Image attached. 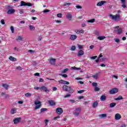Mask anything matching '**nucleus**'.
<instances>
[{
	"instance_id": "nucleus-22",
	"label": "nucleus",
	"mask_w": 127,
	"mask_h": 127,
	"mask_svg": "<svg viewBox=\"0 0 127 127\" xmlns=\"http://www.w3.org/2000/svg\"><path fill=\"white\" fill-rule=\"evenodd\" d=\"M99 118H100V119H104V118H107V114H103L101 115H99Z\"/></svg>"
},
{
	"instance_id": "nucleus-34",
	"label": "nucleus",
	"mask_w": 127,
	"mask_h": 127,
	"mask_svg": "<svg viewBox=\"0 0 127 127\" xmlns=\"http://www.w3.org/2000/svg\"><path fill=\"white\" fill-rule=\"evenodd\" d=\"M35 105H41V102L39 101H35Z\"/></svg>"
},
{
	"instance_id": "nucleus-57",
	"label": "nucleus",
	"mask_w": 127,
	"mask_h": 127,
	"mask_svg": "<svg viewBox=\"0 0 127 127\" xmlns=\"http://www.w3.org/2000/svg\"><path fill=\"white\" fill-rule=\"evenodd\" d=\"M112 78L114 79V78H115V79H118V77L117 75H112Z\"/></svg>"
},
{
	"instance_id": "nucleus-13",
	"label": "nucleus",
	"mask_w": 127,
	"mask_h": 127,
	"mask_svg": "<svg viewBox=\"0 0 127 127\" xmlns=\"http://www.w3.org/2000/svg\"><path fill=\"white\" fill-rule=\"evenodd\" d=\"M14 12H15V10L14 9H10L7 11V14H12L14 13Z\"/></svg>"
},
{
	"instance_id": "nucleus-12",
	"label": "nucleus",
	"mask_w": 127,
	"mask_h": 127,
	"mask_svg": "<svg viewBox=\"0 0 127 127\" xmlns=\"http://www.w3.org/2000/svg\"><path fill=\"white\" fill-rule=\"evenodd\" d=\"M104 3H107V1L102 0L100 2H98L97 5V6H102V5H104Z\"/></svg>"
},
{
	"instance_id": "nucleus-25",
	"label": "nucleus",
	"mask_w": 127,
	"mask_h": 127,
	"mask_svg": "<svg viewBox=\"0 0 127 127\" xmlns=\"http://www.w3.org/2000/svg\"><path fill=\"white\" fill-rule=\"evenodd\" d=\"M66 18L71 20L72 19V14L71 13H68L66 15Z\"/></svg>"
},
{
	"instance_id": "nucleus-60",
	"label": "nucleus",
	"mask_w": 127,
	"mask_h": 127,
	"mask_svg": "<svg viewBox=\"0 0 127 127\" xmlns=\"http://www.w3.org/2000/svg\"><path fill=\"white\" fill-rule=\"evenodd\" d=\"M39 75H40V74H39V73H38V72L35 73L34 74V76H39Z\"/></svg>"
},
{
	"instance_id": "nucleus-26",
	"label": "nucleus",
	"mask_w": 127,
	"mask_h": 127,
	"mask_svg": "<svg viewBox=\"0 0 127 127\" xmlns=\"http://www.w3.org/2000/svg\"><path fill=\"white\" fill-rule=\"evenodd\" d=\"M123 99L124 98L123 97V96L120 95L118 97L115 98L114 100H115V101H119L120 100H123Z\"/></svg>"
},
{
	"instance_id": "nucleus-49",
	"label": "nucleus",
	"mask_w": 127,
	"mask_h": 127,
	"mask_svg": "<svg viewBox=\"0 0 127 127\" xmlns=\"http://www.w3.org/2000/svg\"><path fill=\"white\" fill-rule=\"evenodd\" d=\"M78 48L79 50L83 49V46H82L80 45H78Z\"/></svg>"
},
{
	"instance_id": "nucleus-50",
	"label": "nucleus",
	"mask_w": 127,
	"mask_h": 127,
	"mask_svg": "<svg viewBox=\"0 0 127 127\" xmlns=\"http://www.w3.org/2000/svg\"><path fill=\"white\" fill-rule=\"evenodd\" d=\"M70 96H71V94H67L65 95L64 98H68V97H70Z\"/></svg>"
},
{
	"instance_id": "nucleus-55",
	"label": "nucleus",
	"mask_w": 127,
	"mask_h": 127,
	"mask_svg": "<svg viewBox=\"0 0 127 127\" xmlns=\"http://www.w3.org/2000/svg\"><path fill=\"white\" fill-rule=\"evenodd\" d=\"M122 7H123L124 8H126V7H127V5L126 4V3H125V4H123L122 5Z\"/></svg>"
},
{
	"instance_id": "nucleus-63",
	"label": "nucleus",
	"mask_w": 127,
	"mask_h": 127,
	"mask_svg": "<svg viewBox=\"0 0 127 127\" xmlns=\"http://www.w3.org/2000/svg\"><path fill=\"white\" fill-rule=\"evenodd\" d=\"M53 91H57V87H53Z\"/></svg>"
},
{
	"instance_id": "nucleus-10",
	"label": "nucleus",
	"mask_w": 127,
	"mask_h": 127,
	"mask_svg": "<svg viewBox=\"0 0 127 127\" xmlns=\"http://www.w3.org/2000/svg\"><path fill=\"white\" fill-rule=\"evenodd\" d=\"M59 83L63 84L64 85H69V84H70V82L63 80H59Z\"/></svg>"
},
{
	"instance_id": "nucleus-38",
	"label": "nucleus",
	"mask_w": 127,
	"mask_h": 127,
	"mask_svg": "<svg viewBox=\"0 0 127 127\" xmlns=\"http://www.w3.org/2000/svg\"><path fill=\"white\" fill-rule=\"evenodd\" d=\"M46 111H47V108H42L41 109V113H43V112H46Z\"/></svg>"
},
{
	"instance_id": "nucleus-54",
	"label": "nucleus",
	"mask_w": 127,
	"mask_h": 127,
	"mask_svg": "<svg viewBox=\"0 0 127 127\" xmlns=\"http://www.w3.org/2000/svg\"><path fill=\"white\" fill-rule=\"evenodd\" d=\"M62 76L64 78H67V77H68V75H67V74H65L62 75Z\"/></svg>"
},
{
	"instance_id": "nucleus-17",
	"label": "nucleus",
	"mask_w": 127,
	"mask_h": 127,
	"mask_svg": "<svg viewBox=\"0 0 127 127\" xmlns=\"http://www.w3.org/2000/svg\"><path fill=\"white\" fill-rule=\"evenodd\" d=\"M117 106V103L115 102H113L110 103L109 105V108H115Z\"/></svg>"
},
{
	"instance_id": "nucleus-36",
	"label": "nucleus",
	"mask_w": 127,
	"mask_h": 127,
	"mask_svg": "<svg viewBox=\"0 0 127 127\" xmlns=\"http://www.w3.org/2000/svg\"><path fill=\"white\" fill-rule=\"evenodd\" d=\"M10 30L12 33H14V28L13 27V26H11L10 27Z\"/></svg>"
},
{
	"instance_id": "nucleus-59",
	"label": "nucleus",
	"mask_w": 127,
	"mask_h": 127,
	"mask_svg": "<svg viewBox=\"0 0 127 127\" xmlns=\"http://www.w3.org/2000/svg\"><path fill=\"white\" fill-rule=\"evenodd\" d=\"M84 33V30L81 29L79 30V33Z\"/></svg>"
},
{
	"instance_id": "nucleus-20",
	"label": "nucleus",
	"mask_w": 127,
	"mask_h": 127,
	"mask_svg": "<svg viewBox=\"0 0 127 127\" xmlns=\"http://www.w3.org/2000/svg\"><path fill=\"white\" fill-rule=\"evenodd\" d=\"M29 28L31 31H33L34 30H35V27H34L33 25H30L29 26Z\"/></svg>"
},
{
	"instance_id": "nucleus-37",
	"label": "nucleus",
	"mask_w": 127,
	"mask_h": 127,
	"mask_svg": "<svg viewBox=\"0 0 127 127\" xmlns=\"http://www.w3.org/2000/svg\"><path fill=\"white\" fill-rule=\"evenodd\" d=\"M69 70V68H65L62 71V73H66L68 70Z\"/></svg>"
},
{
	"instance_id": "nucleus-8",
	"label": "nucleus",
	"mask_w": 127,
	"mask_h": 127,
	"mask_svg": "<svg viewBox=\"0 0 127 127\" xmlns=\"http://www.w3.org/2000/svg\"><path fill=\"white\" fill-rule=\"evenodd\" d=\"M56 113L58 115H61L63 113V109L61 108H58L56 110Z\"/></svg>"
},
{
	"instance_id": "nucleus-16",
	"label": "nucleus",
	"mask_w": 127,
	"mask_h": 127,
	"mask_svg": "<svg viewBox=\"0 0 127 127\" xmlns=\"http://www.w3.org/2000/svg\"><path fill=\"white\" fill-rule=\"evenodd\" d=\"M100 100L102 101H106V100H107V96L105 95H102L100 97Z\"/></svg>"
},
{
	"instance_id": "nucleus-43",
	"label": "nucleus",
	"mask_w": 127,
	"mask_h": 127,
	"mask_svg": "<svg viewBox=\"0 0 127 127\" xmlns=\"http://www.w3.org/2000/svg\"><path fill=\"white\" fill-rule=\"evenodd\" d=\"M63 15L62 14V13H59V14H57V16L58 17H60V18H61V17H62Z\"/></svg>"
},
{
	"instance_id": "nucleus-18",
	"label": "nucleus",
	"mask_w": 127,
	"mask_h": 127,
	"mask_svg": "<svg viewBox=\"0 0 127 127\" xmlns=\"http://www.w3.org/2000/svg\"><path fill=\"white\" fill-rule=\"evenodd\" d=\"M77 36L75 35H71L70 37V40H75V39H77Z\"/></svg>"
},
{
	"instance_id": "nucleus-56",
	"label": "nucleus",
	"mask_w": 127,
	"mask_h": 127,
	"mask_svg": "<svg viewBox=\"0 0 127 127\" xmlns=\"http://www.w3.org/2000/svg\"><path fill=\"white\" fill-rule=\"evenodd\" d=\"M69 102H70L71 104H74V103H75V101L74 100H70Z\"/></svg>"
},
{
	"instance_id": "nucleus-35",
	"label": "nucleus",
	"mask_w": 127,
	"mask_h": 127,
	"mask_svg": "<svg viewBox=\"0 0 127 127\" xmlns=\"http://www.w3.org/2000/svg\"><path fill=\"white\" fill-rule=\"evenodd\" d=\"M16 70H18L19 71H21L22 70V68L21 66H18L16 67Z\"/></svg>"
},
{
	"instance_id": "nucleus-64",
	"label": "nucleus",
	"mask_w": 127,
	"mask_h": 127,
	"mask_svg": "<svg viewBox=\"0 0 127 127\" xmlns=\"http://www.w3.org/2000/svg\"><path fill=\"white\" fill-rule=\"evenodd\" d=\"M100 66L101 67H106V64H100Z\"/></svg>"
},
{
	"instance_id": "nucleus-9",
	"label": "nucleus",
	"mask_w": 127,
	"mask_h": 127,
	"mask_svg": "<svg viewBox=\"0 0 127 127\" xmlns=\"http://www.w3.org/2000/svg\"><path fill=\"white\" fill-rule=\"evenodd\" d=\"M118 92H119L118 88H113L110 91V94H116V93H118Z\"/></svg>"
},
{
	"instance_id": "nucleus-21",
	"label": "nucleus",
	"mask_w": 127,
	"mask_h": 127,
	"mask_svg": "<svg viewBox=\"0 0 127 127\" xmlns=\"http://www.w3.org/2000/svg\"><path fill=\"white\" fill-rule=\"evenodd\" d=\"M16 40L17 41H23V38L21 37L20 36H18L16 38Z\"/></svg>"
},
{
	"instance_id": "nucleus-48",
	"label": "nucleus",
	"mask_w": 127,
	"mask_h": 127,
	"mask_svg": "<svg viewBox=\"0 0 127 127\" xmlns=\"http://www.w3.org/2000/svg\"><path fill=\"white\" fill-rule=\"evenodd\" d=\"M0 23H1V24H5V22H4V19H1L0 20Z\"/></svg>"
},
{
	"instance_id": "nucleus-23",
	"label": "nucleus",
	"mask_w": 127,
	"mask_h": 127,
	"mask_svg": "<svg viewBox=\"0 0 127 127\" xmlns=\"http://www.w3.org/2000/svg\"><path fill=\"white\" fill-rule=\"evenodd\" d=\"M2 86L3 87V88H4L5 90H7V89H8V87H9V86H8V85L6 83L3 84Z\"/></svg>"
},
{
	"instance_id": "nucleus-46",
	"label": "nucleus",
	"mask_w": 127,
	"mask_h": 127,
	"mask_svg": "<svg viewBox=\"0 0 127 127\" xmlns=\"http://www.w3.org/2000/svg\"><path fill=\"white\" fill-rule=\"evenodd\" d=\"M76 7L77 9H81L82 8L80 5H76Z\"/></svg>"
},
{
	"instance_id": "nucleus-32",
	"label": "nucleus",
	"mask_w": 127,
	"mask_h": 127,
	"mask_svg": "<svg viewBox=\"0 0 127 127\" xmlns=\"http://www.w3.org/2000/svg\"><path fill=\"white\" fill-rule=\"evenodd\" d=\"M71 69L73 70H81V67H76V66L71 67Z\"/></svg>"
},
{
	"instance_id": "nucleus-14",
	"label": "nucleus",
	"mask_w": 127,
	"mask_h": 127,
	"mask_svg": "<svg viewBox=\"0 0 127 127\" xmlns=\"http://www.w3.org/2000/svg\"><path fill=\"white\" fill-rule=\"evenodd\" d=\"M40 90H41V91H44V92H48V89H47V87L45 86H41L40 87Z\"/></svg>"
},
{
	"instance_id": "nucleus-29",
	"label": "nucleus",
	"mask_w": 127,
	"mask_h": 127,
	"mask_svg": "<svg viewBox=\"0 0 127 127\" xmlns=\"http://www.w3.org/2000/svg\"><path fill=\"white\" fill-rule=\"evenodd\" d=\"M106 38L105 36H99L97 39H99V40H104Z\"/></svg>"
},
{
	"instance_id": "nucleus-52",
	"label": "nucleus",
	"mask_w": 127,
	"mask_h": 127,
	"mask_svg": "<svg viewBox=\"0 0 127 127\" xmlns=\"http://www.w3.org/2000/svg\"><path fill=\"white\" fill-rule=\"evenodd\" d=\"M19 12L20 14H22V13H23V10L22 9H20L19 10Z\"/></svg>"
},
{
	"instance_id": "nucleus-27",
	"label": "nucleus",
	"mask_w": 127,
	"mask_h": 127,
	"mask_svg": "<svg viewBox=\"0 0 127 127\" xmlns=\"http://www.w3.org/2000/svg\"><path fill=\"white\" fill-rule=\"evenodd\" d=\"M95 19H92L90 20H87V22H88L89 23H94L95 22Z\"/></svg>"
},
{
	"instance_id": "nucleus-62",
	"label": "nucleus",
	"mask_w": 127,
	"mask_h": 127,
	"mask_svg": "<svg viewBox=\"0 0 127 127\" xmlns=\"http://www.w3.org/2000/svg\"><path fill=\"white\" fill-rule=\"evenodd\" d=\"M94 45H91L89 46L90 49H93V48H94Z\"/></svg>"
},
{
	"instance_id": "nucleus-19",
	"label": "nucleus",
	"mask_w": 127,
	"mask_h": 127,
	"mask_svg": "<svg viewBox=\"0 0 127 127\" xmlns=\"http://www.w3.org/2000/svg\"><path fill=\"white\" fill-rule=\"evenodd\" d=\"M84 55V51L83 50H79L78 53V56L80 57V56H82Z\"/></svg>"
},
{
	"instance_id": "nucleus-30",
	"label": "nucleus",
	"mask_w": 127,
	"mask_h": 127,
	"mask_svg": "<svg viewBox=\"0 0 127 127\" xmlns=\"http://www.w3.org/2000/svg\"><path fill=\"white\" fill-rule=\"evenodd\" d=\"M97 107H98V102L95 101L93 103V108H97Z\"/></svg>"
},
{
	"instance_id": "nucleus-44",
	"label": "nucleus",
	"mask_w": 127,
	"mask_h": 127,
	"mask_svg": "<svg viewBox=\"0 0 127 127\" xmlns=\"http://www.w3.org/2000/svg\"><path fill=\"white\" fill-rule=\"evenodd\" d=\"M85 92L84 90H79L77 91V93H78V94H82V93H84Z\"/></svg>"
},
{
	"instance_id": "nucleus-39",
	"label": "nucleus",
	"mask_w": 127,
	"mask_h": 127,
	"mask_svg": "<svg viewBox=\"0 0 127 127\" xmlns=\"http://www.w3.org/2000/svg\"><path fill=\"white\" fill-rule=\"evenodd\" d=\"M71 3H64V6H67H67H70V5H71Z\"/></svg>"
},
{
	"instance_id": "nucleus-61",
	"label": "nucleus",
	"mask_w": 127,
	"mask_h": 127,
	"mask_svg": "<svg viewBox=\"0 0 127 127\" xmlns=\"http://www.w3.org/2000/svg\"><path fill=\"white\" fill-rule=\"evenodd\" d=\"M59 118H60V116H57V117H55V118H54V120H57V119H59Z\"/></svg>"
},
{
	"instance_id": "nucleus-45",
	"label": "nucleus",
	"mask_w": 127,
	"mask_h": 127,
	"mask_svg": "<svg viewBox=\"0 0 127 127\" xmlns=\"http://www.w3.org/2000/svg\"><path fill=\"white\" fill-rule=\"evenodd\" d=\"M92 77H93V78H94V79H98V75L96 74H95V75H93V76H92Z\"/></svg>"
},
{
	"instance_id": "nucleus-33",
	"label": "nucleus",
	"mask_w": 127,
	"mask_h": 127,
	"mask_svg": "<svg viewBox=\"0 0 127 127\" xmlns=\"http://www.w3.org/2000/svg\"><path fill=\"white\" fill-rule=\"evenodd\" d=\"M70 50H71V51H75L76 50V46H72Z\"/></svg>"
},
{
	"instance_id": "nucleus-42",
	"label": "nucleus",
	"mask_w": 127,
	"mask_h": 127,
	"mask_svg": "<svg viewBox=\"0 0 127 127\" xmlns=\"http://www.w3.org/2000/svg\"><path fill=\"white\" fill-rule=\"evenodd\" d=\"M114 40H115V42H116V43H120V42H121L120 39L117 38L115 39Z\"/></svg>"
},
{
	"instance_id": "nucleus-51",
	"label": "nucleus",
	"mask_w": 127,
	"mask_h": 127,
	"mask_svg": "<svg viewBox=\"0 0 127 127\" xmlns=\"http://www.w3.org/2000/svg\"><path fill=\"white\" fill-rule=\"evenodd\" d=\"M121 0V3L122 4H125L126 3V0Z\"/></svg>"
},
{
	"instance_id": "nucleus-41",
	"label": "nucleus",
	"mask_w": 127,
	"mask_h": 127,
	"mask_svg": "<svg viewBox=\"0 0 127 127\" xmlns=\"http://www.w3.org/2000/svg\"><path fill=\"white\" fill-rule=\"evenodd\" d=\"M25 97H31V93H27L25 94Z\"/></svg>"
},
{
	"instance_id": "nucleus-31",
	"label": "nucleus",
	"mask_w": 127,
	"mask_h": 127,
	"mask_svg": "<svg viewBox=\"0 0 127 127\" xmlns=\"http://www.w3.org/2000/svg\"><path fill=\"white\" fill-rule=\"evenodd\" d=\"M15 113H16V110H15L14 108H12L11 110V115H13L14 114H15Z\"/></svg>"
},
{
	"instance_id": "nucleus-11",
	"label": "nucleus",
	"mask_w": 127,
	"mask_h": 127,
	"mask_svg": "<svg viewBox=\"0 0 127 127\" xmlns=\"http://www.w3.org/2000/svg\"><path fill=\"white\" fill-rule=\"evenodd\" d=\"M115 119L116 121H119V120H121V119H122V116H121V114L117 113L115 115Z\"/></svg>"
},
{
	"instance_id": "nucleus-53",
	"label": "nucleus",
	"mask_w": 127,
	"mask_h": 127,
	"mask_svg": "<svg viewBox=\"0 0 127 127\" xmlns=\"http://www.w3.org/2000/svg\"><path fill=\"white\" fill-rule=\"evenodd\" d=\"M97 56H93V57H91L90 58V59H92V60H94V59H96V58H97Z\"/></svg>"
},
{
	"instance_id": "nucleus-24",
	"label": "nucleus",
	"mask_w": 127,
	"mask_h": 127,
	"mask_svg": "<svg viewBox=\"0 0 127 127\" xmlns=\"http://www.w3.org/2000/svg\"><path fill=\"white\" fill-rule=\"evenodd\" d=\"M9 60H10L11 61H14V62H15L16 61V58L12 57V56H10L9 57Z\"/></svg>"
},
{
	"instance_id": "nucleus-3",
	"label": "nucleus",
	"mask_w": 127,
	"mask_h": 127,
	"mask_svg": "<svg viewBox=\"0 0 127 127\" xmlns=\"http://www.w3.org/2000/svg\"><path fill=\"white\" fill-rule=\"evenodd\" d=\"M120 27L119 26H117L115 27V32H117V33L119 35L122 34L123 33V29L122 28H119Z\"/></svg>"
},
{
	"instance_id": "nucleus-58",
	"label": "nucleus",
	"mask_w": 127,
	"mask_h": 127,
	"mask_svg": "<svg viewBox=\"0 0 127 127\" xmlns=\"http://www.w3.org/2000/svg\"><path fill=\"white\" fill-rule=\"evenodd\" d=\"M7 98H9V95L8 94H5V99H7Z\"/></svg>"
},
{
	"instance_id": "nucleus-6",
	"label": "nucleus",
	"mask_w": 127,
	"mask_h": 127,
	"mask_svg": "<svg viewBox=\"0 0 127 127\" xmlns=\"http://www.w3.org/2000/svg\"><path fill=\"white\" fill-rule=\"evenodd\" d=\"M20 121H21V118H16L13 120V123L15 125L18 124V123H20Z\"/></svg>"
},
{
	"instance_id": "nucleus-15",
	"label": "nucleus",
	"mask_w": 127,
	"mask_h": 127,
	"mask_svg": "<svg viewBox=\"0 0 127 127\" xmlns=\"http://www.w3.org/2000/svg\"><path fill=\"white\" fill-rule=\"evenodd\" d=\"M55 62H56V59H55L52 58L50 60V63L52 65H55Z\"/></svg>"
},
{
	"instance_id": "nucleus-47",
	"label": "nucleus",
	"mask_w": 127,
	"mask_h": 127,
	"mask_svg": "<svg viewBox=\"0 0 127 127\" xmlns=\"http://www.w3.org/2000/svg\"><path fill=\"white\" fill-rule=\"evenodd\" d=\"M50 11V10H48V9H46L44 10V11H43V12H44V13H46L47 12H49Z\"/></svg>"
},
{
	"instance_id": "nucleus-5",
	"label": "nucleus",
	"mask_w": 127,
	"mask_h": 127,
	"mask_svg": "<svg viewBox=\"0 0 127 127\" xmlns=\"http://www.w3.org/2000/svg\"><path fill=\"white\" fill-rule=\"evenodd\" d=\"M92 86L93 87H95V88H94L95 92H99V91H100V88L97 87V86H98V83H97L96 82H93Z\"/></svg>"
},
{
	"instance_id": "nucleus-7",
	"label": "nucleus",
	"mask_w": 127,
	"mask_h": 127,
	"mask_svg": "<svg viewBox=\"0 0 127 127\" xmlns=\"http://www.w3.org/2000/svg\"><path fill=\"white\" fill-rule=\"evenodd\" d=\"M80 111H81V109H80V108H77L75 109L74 115L78 117V116H79V114H80Z\"/></svg>"
},
{
	"instance_id": "nucleus-2",
	"label": "nucleus",
	"mask_w": 127,
	"mask_h": 127,
	"mask_svg": "<svg viewBox=\"0 0 127 127\" xmlns=\"http://www.w3.org/2000/svg\"><path fill=\"white\" fill-rule=\"evenodd\" d=\"M109 16L111 19L114 20V21H119L121 19V15L120 14L113 15L111 14Z\"/></svg>"
},
{
	"instance_id": "nucleus-4",
	"label": "nucleus",
	"mask_w": 127,
	"mask_h": 127,
	"mask_svg": "<svg viewBox=\"0 0 127 127\" xmlns=\"http://www.w3.org/2000/svg\"><path fill=\"white\" fill-rule=\"evenodd\" d=\"M20 6H32V4L30 2L26 3L24 1H21Z\"/></svg>"
},
{
	"instance_id": "nucleus-28",
	"label": "nucleus",
	"mask_w": 127,
	"mask_h": 127,
	"mask_svg": "<svg viewBox=\"0 0 127 127\" xmlns=\"http://www.w3.org/2000/svg\"><path fill=\"white\" fill-rule=\"evenodd\" d=\"M49 103L50 104V106H55L56 105L55 102L52 100L49 101Z\"/></svg>"
},
{
	"instance_id": "nucleus-1",
	"label": "nucleus",
	"mask_w": 127,
	"mask_h": 127,
	"mask_svg": "<svg viewBox=\"0 0 127 127\" xmlns=\"http://www.w3.org/2000/svg\"><path fill=\"white\" fill-rule=\"evenodd\" d=\"M63 90L65 92H69L70 94H73L74 92V89L71 86L64 85L63 86Z\"/></svg>"
},
{
	"instance_id": "nucleus-40",
	"label": "nucleus",
	"mask_w": 127,
	"mask_h": 127,
	"mask_svg": "<svg viewBox=\"0 0 127 127\" xmlns=\"http://www.w3.org/2000/svg\"><path fill=\"white\" fill-rule=\"evenodd\" d=\"M40 107H41V104H40L39 105H36V107H35V110H37V109H39V108H40Z\"/></svg>"
}]
</instances>
